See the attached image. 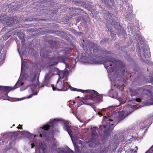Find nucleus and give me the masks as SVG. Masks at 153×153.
<instances>
[{"instance_id":"nucleus-33","label":"nucleus","mask_w":153,"mask_h":153,"mask_svg":"<svg viewBox=\"0 0 153 153\" xmlns=\"http://www.w3.org/2000/svg\"><path fill=\"white\" fill-rule=\"evenodd\" d=\"M135 100L137 102H140L141 101V100L140 98H137L135 99Z\"/></svg>"},{"instance_id":"nucleus-40","label":"nucleus","mask_w":153,"mask_h":153,"mask_svg":"<svg viewBox=\"0 0 153 153\" xmlns=\"http://www.w3.org/2000/svg\"><path fill=\"white\" fill-rule=\"evenodd\" d=\"M145 62L146 64H148L149 63V61L148 60H147Z\"/></svg>"},{"instance_id":"nucleus-30","label":"nucleus","mask_w":153,"mask_h":153,"mask_svg":"<svg viewBox=\"0 0 153 153\" xmlns=\"http://www.w3.org/2000/svg\"><path fill=\"white\" fill-rule=\"evenodd\" d=\"M82 19V16H79V17L76 20V22H78L80 21H81Z\"/></svg>"},{"instance_id":"nucleus-2","label":"nucleus","mask_w":153,"mask_h":153,"mask_svg":"<svg viewBox=\"0 0 153 153\" xmlns=\"http://www.w3.org/2000/svg\"><path fill=\"white\" fill-rule=\"evenodd\" d=\"M61 119H54L48 124L45 125L42 127H40L39 129L38 132L39 134V137H48L50 134V132L49 129L51 128H52L57 123L60 121Z\"/></svg>"},{"instance_id":"nucleus-55","label":"nucleus","mask_w":153,"mask_h":153,"mask_svg":"<svg viewBox=\"0 0 153 153\" xmlns=\"http://www.w3.org/2000/svg\"><path fill=\"white\" fill-rule=\"evenodd\" d=\"M136 148H137V147H136Z\"/></svg>"},{"instance_id":"nucleus-7","label":"nucleus","mask_w":153,"mask_h":153,"mask_svg":"<svg viewBox=\"0 0 153 153\" xmlns=\"http://www.w3.org/2000/svg\"><path fill=\"white\" fill-rule=\"evenodd\" d=\"M65 84L63 82H60L59 80V79L55 86H54V85L53 84L51 85V86L52 88L53 91H65L67 90V87L65 86Z\"/></svg>"},{"instance_id":"nucleus-41","label":"nucleus","mask_w":153,"mask_h":153,"mask_svg":"<svg viewBox=\"0 0 153 153\" xmlns=\"http://www.w3.org/2000/svg\"><path fill=\"white\" fill-rule=\"evenodd\" d=\"M31 148H33L35 146V145L34 143H33L31 144Z\"/></svg>"},{"instance_id":"nucleus-6","label":"nucleus","mask_w":153,"mask_h":153,"mask_svg":"<svg viewBox=\"0 0 153 153\" xmlns=\"http://www.w3.org/2000/svg\"><path fill=\"white\" fill-rule=\"evenodd\" d=\"M103 122H105L106 124L105 125H100L99 127V129L100 130L103 129H106L107 128H109L110 127L111 125L113 126V124L111 123L113 122V119L110 116H105L103 117Z\"/></svg>"},{"instance_id":"nucleus-49","label":"nucleus","mask_w":153,"mask_h":153,"mask_svg":"<svg viewBox=\"0 0 153 153\" xmlns=\"http://www.w3.org/2000/svg\"><path fill=\"white\" fill-rule=\"evenodd\" d=\"M102 1H103L104 2H105V0H101Z\"/></svg>"},{"instance_id":"nucleus-4","label":"nucleus","mask_w":153,"mask_h":153,"mask_svg":"<svg viewBox=\"0 0 153 153\" xmlns=\"http://www.w3.org/2000/svg\"><path fill=\"white\" fill-rule=\"evenodd\" d=\"M17 17H0V22L5 24L7 26H11L13 24H16L18 21Z\"/></svg>"},{"instance_id":"nucleus-46","label":"nucleus","mask_w":153,"mask_h":153,"mask_svg":"<svg viewBox=\"0 0 153 153\" xmlns=\"http://www.w3.org/2000/svg\"><path fill=\"white\" fill-rule=\"evenodd\" d=\"M96 57H97V58H98V59H100V57L99 56H96Z\"/></svg>"},{"instance_id":"nucleus-11","label":"nucleus","mask_w":153,"mask_h":153,"mask_svg":"<svg viewBox=\"0 0 153 153\" xmlns=\"http://www.w3.org/2000/svg\"><path fill=\"white\" fill-rule=\"evenodd\" d=\"M13 90L12 87L7 86H0V93L5 96L7 95L8 93L10 91Z\"/></svg>"},{"instance_id":"nucleus-3","label":"nucleus","mask_w":153,"mask_h":153,"mask_svg":"<svg viewBox=\"0 0 153 153\" xmlns=\"http://www.w3.org/2000/svg\"><path fill=\"white\" fill-rule=\"evenodd\" d=\"M153 90V88L152 86L150 85L148 86L145 89H143L142 87H140L135 90L131 89L130 91L132 93L131 95V96H134L137 97H141L144 94H147V92L149 93L152 97V99H153V93L152 92Z\"/></svg>"},{"instance_id":"nucleus-43","label":"nucleus","mask_w":153,"mask_h":153,"mask_svg":"<svg viewBox=\"0 0 153 153\" xmlns=\"http://www.w3.org/2000/svg\"><path fill=\"white\" fill-rule=\"evenodd\" d=\"M89 146L90 147H92L93 146L91 144H89Z\"/></svg>"},{"instance_id":"nucleus-10","label":"nucleus","mask_w":153,"mask_h":153,"mask_svg":"<svg viewBox=\"0 0 153 153\" xmlns=\"http://www.w3.org/2000/svg\"><path fill=\"white\" fill-rule=\"evenodd\" d=\"M84 142L80 140H78L76 142H73L75 150L76 152H79L80 151V148H82L84 146Z\"/></svg>"},{"instance_id":"nucleus-53","label":"nucleus","mask_w":153,"mask_h":153,"mask_svg":"<svg viewBox=\"0 0 153 153\" xmlns=\"http://www.w3.org/2000/svg\"><path fill=\"white\" fill-rule=\"evenodd\" d=\"M85 153H88L87 152H85Z\"/></svg>"},{"instance_id":"nucleus-26","label":"nucleus","mask_w":153,"mask_h":153,"mask_svg":"<svg viewBox=\"0 0 153 153\" xmlns=\"http://www.w3.org/2000/svg\"><path fill=\"white\" fill-rule=\"evenodd\" d=\"M106 128L105 129L106 130H105V131H104V135L106 136H108L109 134V130L108 129H106Z\"/></svg>"},{"instance_id":"nucleus-56","label":"nucleus","mask_w":153,"mask_h":153,"mask_svg":"<svg viewBox=\"0 0 153 153\" xmlns=\"http://www.w3.org/2000/svg\"><path fill=\"white\" fill-rule=\"evenodd\" d=\"M26 133H28V132H26Z\"/></svg>"},{"instance_id":"nucleus-42","label":"nucleus","mask_w":153,"mask_h":153,"mask_svg":"<svg viewBox=\"0 0 153 153\" xmlns=\"http://www.w3.org/2000/svg\"><path fill=\"white\" fill-rule=\"evenodd\" d=\"M98 114L99 115H102V113L100 112V111H99L98 112Z\"/></svg>"},{"instance_id":"nucleus-52","label":"nucleus","mask_w":153,"mask_h":153,"mask_svg":"<svg viewBox=\"0 0 153 153\" xmlns=\"http://www.w3.org/2000/svg\"><path fill=\"white\" fill-rule=\"evenodd\" d=\"M19 39H21L22 38L20 37L19 36Z\"/></svg>"},{"instance_id":"nucleus-27","label":"nucleus","mask_w":153,"mask_h":153,"mask_svg":"<svg viewBox=\"0 0 153 153\" xmlns=\"http://www.w3.org/2000/svg\"><path fill=\"white\" fill-rule=\"evenodd\" d=\"M78 14V13H74L72 15H70L69 17H68V19H69V18H72L73 17H74L76 15H77Z\"/></svg>"},{"instance_id":"nucleus-38","label":"nucleus","mask_w":153,"mask_h":153,"mask_svg":"<svg viewBox=\"0 0 153 153\" xmlns=\"http://www.w3.org/2000/svg\"><path fill=\"white\" fill-rule=\"evenodd\" d=\"M103 53H107V54H109L110 53V52L109 51H104L103 52Z\"/></svg>"},{"instance_id":"nucleus-60","label":"nucleus","mask_w":153,"mask_h":153,"mask_svg":"<svg viewBox=\"0 0 153 153\" xmlns=\"http://www.w3.org/2000/svg\"><path fill=\"white\" fill-rule=\"evenodd\" d=\"M41 20H44V19H41Z\"/></svg>"},{"instance_id":"nucleus-37","label":"nucleus","mask_w":153,"mask_h":153,"mask_svg":"<svg viewBox=\"0 0 153 153\" xmlns=\"http://www.w3.org/2000/svg\"><path fill=\"white\" fill-rule=\"evenodd\" d=\"M150 82L153 83V77H152L150 79Z\"/></svg>"},{"instance_id":"nucleus-28","label":"nucleus","mask_w":153,"mask_h":153,"mask_svg":"<svg viewBox=\"0 0 153 153\" xmlns=\"http://www.w3.org/2000/svg\"><path fill=\"white\" fill-rule=\"evenodd\" d=\"M79 103L80 105H82V104H85V102H84V100H79Z\"/></svg>"},{"instance_id":"nucleus-19","label":"nucleus","mask_w":153,"mask_h":153,"mask_svg":"<svg viewBox=\"0 0 153 153\" xmlns=\"http://www.w3.org/2000/svg\"><path fill=\"white\" fill-rule=\"evenodd\" d=\"M24 84V82H22L20 81H18L15 85L12 87L13 90L15 89L21 85H22Z\"/></svg>"},{"instance_id":"nucleus-22","label":"nucleus","mask_w":153,"mask_h":153,"mask_svg":"<svg viewBox=\"0 0 153 153\" xmlns=\"http://www.w3.org/2000/svg\"><path fill=\"white\" fill-rule=\"evenodd\" d=\"M89 46L91 47L90 49H89V50L91 51L92 48H94V47L95 46H97V45L96 44L94 43L91 42H88Z\"/></svg>"},{"instance_id":"nucleus-23","label":"nucleus","mask_w":153,"mask_h":153,"mask_svg":"<svg viewBox=\"0 0 153 153\" xmlns=\"http://www.w3.org/2000/svg\"><path fill=\"white\" fill-rule=\"evenodd\" d=\"M37 77V74L36 73H34L33 75H32L31 76V81L33 82L36 80Z\"/></svg>"},{"instance_id":"nucleus-9","label":"nucleus","mask_w":153,"mask_h":153,"mask_svg":"<svg viewBox=\"0 0 153 153\" xmlns=\"http://www.w3.org/2000/svg\"><path fill=\"white\" fill-rule=\"evenodd\" d=\"M48 43L50 45L49 48H51V51H46L44 53L43 55L44 56H50V53H52L51 51L53 48H56L57 45V42L56 41H53L52 40H49L48 41Z\"/></svg>"},{"instance_id":"nucleus-47","label":"nucleus","mask_w":153,"mask_h":153,"mask_svg":"<svg viewBox=\"0 0 153 153\" xmlns=\"http://www.w3.org/2000/svg\"><path fill=\"white\" fill-rule=\"evenodd\" d=\"M42 50H41V54H42Z\"/></svg>"},{"instance_id":"nucleus-16","label":"nucleus","mask_w":153,"mask_h":153,"mask_svg":"<svg viewBox=\"0 0 153 153\" xmlns=\"http://www.w3.org/2000/svg\"><path fill=\"white\" fill-rule=\"evenodd\" d=\"M143 52L144 53V56L145 58H147L150 57V51L149 49L148 48H146L145 49L144 48V49H143Z\"/></svg>"},{"instance_id":"nucleus-48","label":"nucleus","mask_w":153,"mask_h":153,"mask_svg":"<svg viewBox=\"0 0 153 153\" xmlns=\"http://www.w3.org/2000/svg\"><path fill=\"white\" fill-rule=\"evenodd\" d=\"M102 1H103L104 2H105V0H101Z\"/></svg>"},{"instance_id":"nucleus-57","label":"nucleus","mask_w":153,"mask_h":153,"mask_svg":"<svg viewBox=\"0 0 153 153\" xmlns=\"http://www.w3.org/2000/svg\"><path fill=\"white\" fill-rule=\"evenodd\" d=\"M79 97H77V98H79Z\"/></svg>"},{"instance_id":"nucleus-59","label":"nucleus","mask_w":153,"mask_h":153,"mask_svg":"<svg viewBox=\"0 0 153 153\" xmlns=\"http://www.w3.org/2000/svg\"><path fill=\"white\" fill-rule=\"evenodd\" d=\"M23 39L22 38V41H23Z\"/></svg>"},{"instance_id":"nucleus-20","label":"nucleus","mask_w":153,"mask_h":153,"mask_svg":"<svg viewBox=\"0 0 153 153\" xmlns=\"http://www.w3.org/2000/svg\"><path fill=\"white\" fill-rule=\"evenodd\" d=\"M57 74L59 75V78L63 79L65 76V71L59 70Z\"/></svg>"},{"instance_id":"nucleus-39","label":"nucleus","mask_w":153,"mask_h":153,"mask_svg":"<svg viewBox=\"0 0 153 153\" xmlns=\"http://www.w3.org/2000/svg\"><path fill=\"white\" fill-rule=\"evenodd\" d=\"M25 20H27L28 21H33V19H27Z\"/></svg>"},{"instance_id":"nucleus-15","label":"nucleus","mask_w":153,"mask_h":153,"mask_svg":"<svg viewBox=\"0 0 153 153\" xmlns=\"http://www.w3.org/2000/svg\"><path fill=\"white\" fill-rule=\"evenodd\" d=\"M64 126L63 127L64 130L67 131L71 138H72V132L70 127L68 125L67 123H64Z\"/></svg>"},{"instance_id":"nucleus-29","label":"nucleus","mask_w":153,"mask_h":153,"mask_svg":"<svg viewBox=\"0 0 153 153\" xmlns=\"http://www.w3.org/2000/svg\"><path fill=\"white\" fill-rule=\"evenodd\" d=\"M45 81L48 80L49 79V74H47V75H46L45 76Z\"/></svg>"},{"instance_id":"nucleus-31","label":"nucleus","mask_w":153,"mask_h":153,"mask_svg":"<svg viewBox=\"0 0 153 153\" xmlns=\"http://www.w3.org/2000/svg\"><path fill=\"white\" fill-rule=\"evenodd\" d=\"M109 30L111 32V37H112V38L113 39H114V37H115V34L114 33H112V31L111 29V30Z\"/></svg>"},{"instance_id":"nucleus-5","label":"nucleus","mask_w":153,"mask_h":153,"mask_svg":"<svg viewBox=\"0 0 153 153\" xmlns=\"http://www.w3.org/2000/svg\"><path fill=\"white\" fill-rule=\"evenodd\" d=\"M88 92L86 93H88L87 95L90 98L95 102H100L102 98V96L100 94L96 91L94 90H90Z\"/></svg>"},{"instance_id":"nucleus-8","label":"nucleus","mask_w":153,"mask_h":153,"mask_svg":"<svg viewBox=\"0 0 153 153\" xmlns=\"http://www.w3.org/2000/svg\"><path fill=\"white\" fill-rule=\"evenodd\" d=\"M60 51L62 52L64 54L65 56H58L56 57L57 59L58 60L59 62L66 64V65L68 66L67 64L66 63V60H69V59L70 56H67L66 55L68 51L65 50H62Z\"/></svg>"},{"instance_id":"nucleus-61","label":"nucleus","mask_w":153,"mask_h":153,"mask_svg":"<svg viewBox=\"0 0 153 153\" xmlns=\"http://www.w3.org/2000/svg\"><path fill=\"white\" fill-rule=\"evenodd\" d=\"M122 30H123H123H124V29H123V28H122Z\"/></svg>"},{"instance_id":"nucleus-13","label":"nucleus","mask_w":153,"mask_h":153,"mask_svg":"<svg viewBox=\"0 0 153 153\" xmlns=\"http://www.w3.org/2000/svg\"><path fill=\"white\" fill-rule=\"evenodd\" d=\"M132 111L129 112L128 114V115H125V112L123 111H122L119 113V115L116 118V120L117 121V123H118L123 119H124L125 117L131 114L132 112Z\"/></svg>"},{"instance_id":"nucleus-25","label":"nucleus","mask_w":153,"mask_h":153,"mask_svg":"<svg viewBox=\"0 0 153 153\" xmlns=\"http://www.w3.org/2000/svg\"><path fill=\"white\" fill-rule=\"evenodd\" d=\"M114 107L113 106H110L106 108L105 110L107 112H109L114 110Z\"/></svg>"},{"instance_id":"nucleus-1","label":"nucleus","mask_w":153,"mask_h":153,"mask_svg":"<svg viewBox=\"0 0 153 153\" xmlns=\"http://www.w3.org/2000/svg\"><path fill=\"white\" fill-rule=\"evenodd\" d=\"M93 61L96 64H102L103 63L105 67L109 72H112L117 67L122 72L125 71L126 69L125 64L122 62L117 61L116 59L112 58L111 56H108L105 57V59L103 60L93 59Z\"/></svg>"},{"instance_id":"nucleus-45","label":"nucleus","mask_w":153,"mask_h":153,"mask_svg":"<svg viewBox=\"0 0 153 153\" xmlns=\"http://www.w3.org/2000/svg\"><path fill=\"white\" fill-rule=\"evenodd\" d=\"M23 65V62H22V66H21V68H22H22Z\"/></svg>"},{"instance_id":"nucleus-50","label":"nucleus","mask_w":153,"mask_h":153,"mask_svg":"<svg viewBox=\"0 0 153 153\" xmlns=\"http://www.w3.org/2000/svg\"><path fill=\"white\" fill-rule=\"evenodd\" d=\"M72 9L73 10H75V8H72Z\"/></svg>"},{"instance_id":"nucleus-54","label":"nucleus","mask_w":153,"mask_h":153,"mask_svg":"<svg viewBox=\"0 0 153 153\" xmlns=\"http://www.w3.org/2000/svg\"><path fill=\"white\" fill-rule=\"evenodd\" d=\"M147 71H149V70H148V69H147Z\"/></svg>"},{"instance_id":"nucleus-36","label":"nucleus","mask_w":153,"mask_h":153,"mask_svg":"<svg viewBox=\"0 0 153 153\" xmlns=\"http://www.w3.org/2000/svg\"><path fill=\"white\" fill-rule=\"evenodd\" d=\"M33 95V94H31L29 96H27V97H26V98H30L31 97H32V96Z\"/></svg>"},{"instance_id":"nucleus-32","label":"nucleus","mask_w":153,"mask_h":153,"mask_svg":"<svg viewBox=\"0 0 153 153\" xmlns=\"http://www.w3.org/2000/svg\"><path fill=\"white\" fill-rule=\"evenodd\" d=\"M16 128H17L18 129H23V128L22 127V125H21L20 124H19V126L17 127Z\"/></svg>"},{"instance_id":"nucleus-18","label":"nucleus","mask_w":153,"mask_h":153,"mask_svg":"<svg viewBox=\"0 0 153 153\" xmlns=\"http://www.w3.org/2000/svg\"><path fill=\"white\" fill-rule=\"evenodd\" d=\"M59 153H74V151L70 149H64L62 150H60L59 152Z\"/></svg>"},{"instance_id":"nucleus-17","label":"nucleus","mask_w":153,"mask_h":153,"mask_svg":"<svg viewBox=\"0 0 153 153\" xmlns=\"http://www.w3.org/2000/svg\"><path fill=\"white\" fill-rule=\"evenodd\" d=\"M71 90L74 91H76L78 92H80L82 93H85L86 92H88L89 91V90H83L79 89H77L74 87H71L70 88Z\"/></svg>"},{"instance_id":"nucleus-21","label":"nucleus","mask_w":153,"mask_h":153,"mask_svg":"<svg viewBox=\"0 0 153 153\" xmlns=\"http://www.w3.org/2000/svg\"><path fill=\"white\" fill-rule=\"evenodd\" d=\"M44 84L43 83L39 84V79H38L37 80L36 83L34 85V86L35 87H36L38 86L39 88H42L44 86Z\"/></svg>"},{"instance_id":"nucleus-24","label":"nucleus","mask_w":153,"mask_h":153,"mask_svg":"<svg viewBox=\"0 0 153 153\" xmlns=\"http://www.w3.org/2000/svg\"><path fill=\"white\" fill-rule=\"evenodd\" d=\"M59 71V70L58 68H54L52 69L51 72H53V74H57Z\"/></svg>"},{"instance_id":"nucleus-14","label":"nucleus","mask_w":153,"mask_h":153,"mask_svg":"<svg viewBox=\"0 0 153 153\" xmlns=\"http://www.w3.org/2000/svg\"><path fill=\"white\" fill-rule=\"evenodd\" d=\"M94 129L92 130L91 133V134L92 137L90 139V140L88 141L89 143L91 142L92 143L93 142L95 141V139L94 138H95V137H96L97 135V134L96 131L97 128L94 127Z\"/></svg>"},{"instance_id":"nucleus-51","label":"nucleus","mask_w":153,"mask_h":153,"mask_svg":"<svg viewBox=\"0 0 153 153\" xmlns=\"http://www.w3.org/2000/svg\"><path fill=\"white\" fill-rule=\"evenodd\" d=\"M148 151H147L145 153H148Z\"/></svg>"},{"instance_id":"nucleus-44","label":"nucleus","mask_w":153,"mask_h":153,"mask_svg":"<svg viewBox=\"0 0 153 153\" xmlns=\"http://www.w3.org/2000/svg\"><path fill=\"white\" fill-rule=\"evenodd\" d=\"M25 98H21V99H20V100H22L24 99H25Z\"/></svg>"},{"instance_id":"nucleus-58","label":"nucleus","mask_w":153,"mask_h":153,"mask_svg":"<svg viewBox=\"0 0 153 153\" xmlns=\"http://www.w3.org/2000/svg\"><path fill=\"white\" fill-rule=\"evenodd\" d=\"M13 126H15V125H14V124H13Z\"/></svg>"},{"instance_id":"nucleus-35","label":"nucleus","mask_w":153,"mask_h":153,"mask_svg":"<svg viewBox=\"0 0 153 153\" xmlns=\"http://www.w3.org/2000/svg\"><path fill=\"white\" fill-rule=\"evenodd\" d=\"M58 63V62H53V64L51 65V66H53L54 65H57Z\"/></svg>"},{"instance_id":"nucleus-34","label":"nucleus","mask_w":153,"mask_h":153,"mask_svg":"<svg viewBox=\"0 0 153 153\" xmlns=\"http://www.w3.org/2000/svg\"><path fill=\"white\" fill-rule=\"evenodd\" d=\"M107 40H108V39H106L101 40L100 42L102 44Z\"/></svg>"},{"instance_id":"nucleus-12","label":"nucleus","mask_w":153,"mask_h":153,"mask_svg":"<svg viewBox=\"0 0 153 153\" xmlns=\"http://www.w3.org/2000/svg\"><path fill=\"white\" fill-rule=\"evenodd\" d=\"M81 99L82 100H84L85 104L89 105L94 109H95L94 103L91 102L92 100L87 95L85 97H82Z\"/></svg>"}]
</instances>
